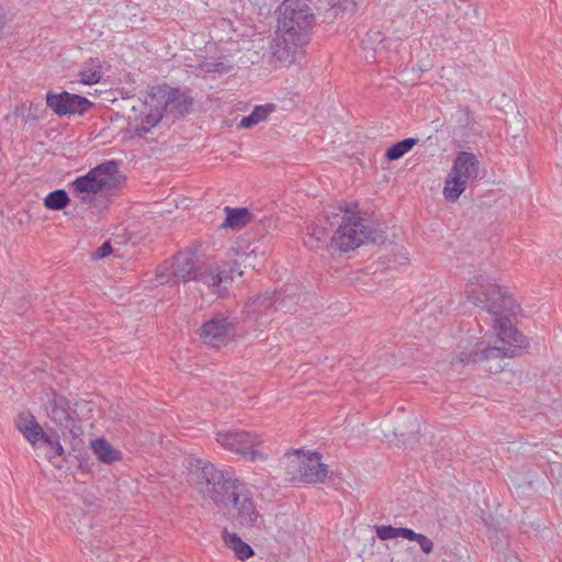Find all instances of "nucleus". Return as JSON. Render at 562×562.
Segmentation results:
<instances>
[{"instance_id": "nucleus-1", "label": "nucleus", "mask_w": 562, "mask_h": 562, "mask_svg": "<svg viewBox=\"0 0 562 562\" xmlns=\"http://www.w3.org/2000/svg\"><path fill=\"white\" fill-rule=\"evenodd\" d=\"M464 292L469 302L494 316L497 336L504 345L508 346L505 347L508 358L521 356L529 347V340L512 325L509 319L518 308L513 295L483 274L470 279Z\"/></svg>"}, {"instance_id": "nucleus-2", "label": "nucleus", "mask_w": 562, "mask_h": 562, "mask_svg": "<svg viewBox=\"0 0 562 562\" xmlns=\"http://www.w3.org/2000/svg\"><path fill=\"white\" fill-rule=\"evenodd\" d=\"M278 26L272 55L285 65L305 53L315 25V14L304 0H284L278 7Z\"/></svg>"}, {"instance_id": "nucleus-3", "label": "nucleus", "mask_w": 562, "mask_h": 562, "mask_svg": "<svg viewBox=\"0 0 562 562\" xmlns=\"http://www.w3.org/2000/svg\"><path fill=\"white\" fill-rule=\"evenodd\" d=\"M125 178L120 173L115 160L104 161L86 175L77 177L70 188L76 198L89 207L105 206L108 200L101 199L103 192L114 191Z\"/></svg>"}, {"instance_id": "nucleus-4", "label": "nucleus", "mask_w": 562, "mask_h": 562, "mask_svg": "<svg viewBox=\"0 0 562 562\" xmlns=\"http://www.w3.org/2000/svg\"><path fill=\"white\" fill-rule=\"evenodd\" d=\"M366 222L359 214L346 211L331 237V246L341 252H348L363 244H383L386 240L385 232Z\"/></svg>"}, {"instance_id": "nucleus-5", "label": "nucleus", "mask_w": 562, "mask_h": 562, "mask_svg": "<svg viewBox=\"0 0 562 562\" xmlns=\"http://www.w3.org/2000/svg\"><path fill=\"white\" fill-rule=\"evenodd\" d=\"M195 469L191 471L194 476L195 487L205 501L215 506L224 502V496L229 493L239 479L227 475L209 461L196 460Z\"/></svg>"}, {"instance_id": "nucleus-6", "label": "nucleus", "mask_w": 562, "mask_h": 562, "mask_svg": "<svg viewBox=\"0 0 562 562\" xmlns=\"http://www.w3.org/2000/svg\"><path fill=\"white\" fill-rule=\"evenodd\" d=\"M216 507L231 509L229 519L234 527L252 528L261 518L254 503L252 493L247 484L239 480Z\"/></svg>"}, {"instance_id": "nucleus-7", "label": "nucleus", "mask_w": 562, "mask_h": 562, "mask_svg": "<svg viewBox=\"0 0 562 562\" xmlns=\"http://www.w3.org/2000/svg\"><path fill=\"white\" fill-rule=\"evenodd\" d=\"M318 452L304 453L295 450L286 454L285 474L290 481L307 484L323 483L328 474Z\"/></svg>"}, {"instance_id": "nucleus-8", "label": "nucleus", "mask_w": 562, "mask_h": 562, "mask_svg": "<svg viewBox=\"0 0 562 562\" xmlns=\"http://www.w3.org/2000/svg\"><path fill=\"white\" fill-rule=\"evenodd\" d=\"M480 161L473 153L460 151L446 179L443 195L446 200L456 202L465 191L467 184L476 180L479 176Z\"/></svg>"}, {"instance_id": "nucleus-9", "label": "nucleus", "mask_w": 562, "mask_h": 562, "mask_svg": "<svg viewBox=\"0 0 562 562\" xmlns=\"http://www.w3.org/2000/svg\"><path fill=\"white\" fill-rule=\"evenodd\" d=\"M508 358L504 347H491L484 341H477L469 350L460 351L452 363L470 364L484 363V369L490 373L496 374L504 370L502 361Z\"/></svg>"}, {"instance_id": "nucleus-10", "label": "nucleus", "mask_w": 562, "mask_h": 562, "mask_svg": "<svg viewBox=\"0 0 562 562\" xmlns=\"http://www.w3.org/2000/svg\"><path fill=\"white\" fill-rule=\"evenodd\" d=\"M148 97L150 101H158L165 114H170L175 119L183 117L193 110V98L181 93L179 88H172L167 85L155 86L150 88Z\"/></svg>"}, {"instance_id": "nucleus-11", "label": "nucleus", "mask_w": 562, "mask_h": 562, "mask_svg": "<svg viewBox=\"0 0 562 562\" xmlns=\"http://www.w3.org/2000/svg\"><path fill=\"white\" fill-rule=\"evenodd\" d=\"M216 441L226 450L235 452L250 461L265 460L266 456L256 449L258 436L245 430L220 431Z\"/></svg>"}, {"instance_id": "nucleus-12", "label": "nucleus", "mask_w": 562, "mask_h": 562, "mask_svg": "<svg viewBox=\"0 0 562 562\" xmlns=\"http://www.w3.org/2000/svg\"><path fill=\"white\" fill-rule=\"evenodd\" d=\"M45 100L46 106L59 117L82 116L94 106L93 102L88 98L68 91L58 93L48 91Z\"/></svg>"}, {"instance_id": "nucleus-13", "label": "nucleus", "mask_w": 562, "mask_h": 562, "mask_svg": "<svg viewBox=\"0 0 562 562\" xmlns=\"http://www.w3.org/2000/svg\"><path fill=\"white\" fill-rule=\"evenodd\" d=\"M48 403L50 420L61 429L68 430L72 438H78L82 429L77 411L71 408L70 401L64 395L54 393Z\"/></svg>"}, {"instance_id": "nucleus-14", "label": "nucleus", "mask_w": 562, "mask_h": 562, "mask_svg": "<svg viewBox=\"0 0 562 562\" xmlns=\"http://www.w3.org/2000/svg\"><path fill=\"white\" fill-rule=\"evenodd\" d=\"M235 329V322L223 314L215 315L200 328L199 335L204 344L218 348L226 344L227 335Z\"/></svg>"}, {"instance_id": "nucleus-15", "label": "nucleus", "mask_w": 562, "mask_h": 562, "mask_svg": "<svg viewBox=\"0 0 562 562\" xmlns=\"http://www.w3.org/2000/svg\"><path fill=\"white\" fill-rule=\"evenodd\" d=\"M297 304L295 294H284L281 292H265L256 297L249 299L247 306L252 313H267L269 310H281L284 313L290 312L292 306Z\"/></svg>"}, {"instance_id": "nucleus-16", "label": "nucleus", "mask_w": 562, "mask_h": 562, "mask_svg": "<svg viewBox=\"0 0 562 562\" xmlns=\"http://www.w3.org/2000/svg\"><path fill=\"white\" fill-rule=\"evenodd\" d=\"M200 265L201 261L196 258L195 251L191 249L179 251L175 256V260L171 266V274L177 279L187 282L192 280L193 274L196 272Z\"/></svg>"}, {"instance_id": "nucleus-17", "label": "nucleus", "mask_w": 562, "mask_h": 562, "mask_svg": "<svg viewBox=\"0 0 562 562\" xmlns=\"http://www.w3.org/2000/svg\"><path fill=\"white\" fill-rule=\"evenodd\" d=\"M15 424L24 438L35 448L44 429L34 415L30 411H23L18 415Z\"/></svg>"}, {"instance_id": "nucleus-18", "label": "nucleus", "mask_w": 562, "mask_h": 562, "mask_svg": "<svg viewBox=\"0 0 562 562\" xmlns=\"http://www.w3.org/2000/svg\"><path fill=\"white\" fill-rule=\"evenodd\" d=\"M192 280L202 282L213 288V292L221 297L226 296L228 293L225 285L221 286V277L217 274V267L201 262L196 272L193 274Z\"/></svg>"}, {"instance_id": "nucleus-19", "label": "nucleus", "mask_w": 562, "mask_h": 562, "mask_svg": "<svg viewBox=\"0 0 562 562\" xmlns=\"http://www.w3.org/2000/svg\"><path fill=\"white\" fill-rule=\"evenodd\" d=\"M38 442L45 445L48 450L46 452V458L49 462L57 469H63V465L57 463L55 459L64 456L65 449L60 442L59 432L56 429H49L48 431H42V435L38 437Z\"/></svg>"}, {"instance_id": "nucleus-20", "label": "nucleus", "mask_w": 562, "mask_h": 562, "mask_svg": "<svg viewBox=\"0 0 562 562\" xmlns=\"http://www.w3.org/2000/svg\"><path fill=\"white\" fill-rule=\"evenodd\" d=\"M226 218L222 227L232 228L235 231L244 228L252 218V214L247 207H229L224 209Z\"/></svg>"}, {"instance_id": "nucleus-21", "label": "nucleus", "mask_w": 562, "mask_h": 562, "mask_svg": "<svg viewBox=\"0 0 562 562\" xmlns=\"http://www.w3.org/2000/svg\"><path fill=\"white\" fill-rule=\"evenodd\" d=\"M223 539L227 548L234 551L235 557L240 561H246L255 555L254 549L245 542L237 533H229L226 529L223 531Z\"/></svg>"}, {"instance_id": "nucleus-22", "label": "nucleus", "mask_w": 562, "mask_h": 562, "mask_svg": "<svg viewBox=\"0 0 562 562\" xmlns=\"http://www.w3.org/2000/svg\"><path fill=\"white\" fill-rule=\"evenodd\" d=\"M91 449L98 460L105 464H111L122 459L121 451L114 449L104 438H97L91 441Z\"/></svg>"}, {"instance_id": "nucleus-23", "label": "nucleus", "mask_w": 562, "mask_h": 562, "mask_svg": "<svg viewBox=\"0 0 562 562\" xmlns=\"http://www.w3.org/2000/svg\"><path fill=\"white\" fill-rule=\"evenodd\" d=\"M149 101L146 100L145 104H148L150 106H154L155 109L150 110L149 113L145 115V117L142 120V125L135 127V134L139 137L147 134L154 126H156L162 119L165 112L161 110V104L158 103V101H150V98L148 97Z\"/></svg>"}, {"instance_id": "nucleus-24", "label": "nucleus", "mask_w": 562, "mask_h": 562, "mask_svg": "<svg viewBox=\"0 0 562 562\" xmlns=\"http://www.w3.org/2000/svg\"><path fill=\"white\" fill-rule=\"evenodd\" d=\"M417 143H418V138H414V137H408V138H404V139L400 140V142H396L386 149V151L384 154V158L387 161L398 160L404 155H406L408 151H411Z\"/></svg>"}, {"instance_id": "nucleus-25", "label": "nucleus", "mask_w": 562, "mask_h": 562, "mask_svg": "<svg viewBox=\"0 0 562 562\" xmlns=\"http://www.w3.org/2000/svg\"><path fill=\"white\" fill-rule=\"evenodd\" d=\"M69 204V194L64 189L54 190L44 198V206L50 211H61Z\"/></svg>"}, {"instance_id": "nucleus-26", "label": "nucleus", "mask_w": 562, "mask_h": 562, "mask_svg": "<svg viewBox=\"0 0 562 562\" xmlns=\"http://www.w3.org/2000/svg\"><path fill=\"white\" fill-rule=\"evenodd\" d=\"M111 548H113L112 538L101 530L92 533L91 539L86 543V549L97 554L98 558L101 555V552Z\"/></svg>"}, {"instance_id": "nucleus-27", "label": "nucleus", "mask_w": 562, "mask_h": 562, "mask_svg": "<svg viewBox=\"0 0 562 562\" xmlns=\"http://www.w3.org/2000/svg\"><path fill=\"white\" fill-rule=\"evenodd\" d=\"M308 232L304 244L308 247H321V244H325L326 228L318 225L307 227Z\"/></svg>"}, {"instance_id": "nucleus-28", "label": "nucleus", "mask_w": 562, "mask_h": 562, "mask_svg": "<svg viewBox=\"0 0 562 562\" xmlns=\"http://www.w3.org/2000/svg\"><path fill=\"white\" fill-rule=\"evenodd\" d=\"M91 63L93 64L92 68L89 69H82L79 72L80 76V82L83 85H94L98 83L101 80V66L99 63L94 64V60L91 59Z\"/></svg>"}, {"instance_id": "nucleus-29", "label": "nucleus", "mask_w": 562, "mask_h": 562, "mask_svg": "<svg viewBox=\"0 0 562 562\" xmlns=\"http://www.w3.org/2000/svg\"><path fill=\"white\" fill-rule=\"evenodd\" d=\"M200 68L205 72L227 74L234 66L224 60H205L200 65Z\"/></svg>"}, {"instance_id": "nucleus-30", "label": "nucleus", "mask_w": 562, "mask_h": 562, "mask_svg": "<svg viewBox=\"0 0 562 562\" xmlns=\"http://www.w3.org/2000/svg\"><path fill=\"white\" fill-rule=\"evenodd\" d=\"M276 109L273 103H267L263 105H256L252 112L249 114L255 122V124H259L267 120L270 113H272Z\"/></svg>"}, {"instance_id": "nucleus-31", "label": "nucleus", "mask_w": 562, "mask_h": 562, "mask_svg": "<svg viewBox=\"0 0 562 562\" xmlns=\"http://www.w3.org/2000/svg\"><path fill=\"white\" fill-rule=\"evenodd\" d=\"M374 529L380 540H390L400 537V527H393L391 525H375Z\"/></svg>"}, {"instance_id": "nucleus-32", "label": "nucleus", "mask_w": 562, "mask_h": 562, "mask_svg": "<svg viewBox=\"0 0 562 562\" xmlns=\"http://www.w3.org/2000/svg\"><path fill=\"white\" fill-rule=\"evenodd\" d=\"M331 9L341 12H353L356 2L353 0H329Z\"/></svg>"}, {"instance_id": "nucleus-33", "label": "nucleus", "mask_w": 562, "mask_h": 562, "mask_svg": "<svg viewBox=\"0 0 562 562\" xmlns=\"http://www.w3.org/2000/svg\"><path fill=\"white\" fill-rule=\"evenodd\" d=\"M112 245L109 240H106L92 254V259H103L112 254Z\"/></svg>"}, {"instance_id": "nucleus-34", "label": "nucleus", "mask_w": 562, "mask_h": 562, "mask_svg": "<svg viewBox=\"0 0 562 562\" xmlns=\"http://www.w3.org/2000/svg\"><path fill=\"white\" fill-rule=\"evenodd\" d=\"M9 21H11L9 11L2 4H0V40H2L5 35V29Z\"/></svg>"}, {"instance_id": "nucleus-35", "label": "nucleus", "mask_w": 562, "mask_h": 562, "mask_svg": "<svg viewBox=\"0 0 562 562\" xmlns=\"http://www.w3.org/2000/svg\"><path fill=\"white\" fill-rule=\"evenodd\" d=\"M416 542L419 544L420 550L424 553L429 554V553L432 552V550H434V542L428 537H426L425 535L420 533L418 539L416 540Z\"/></svg>"}, {"instance_id": "nucleus-36", "label": "nucleus", "mask_w": 562, "mask_h": 562, "mask_svg": "<svg viewBox=\"0 0 562 562\" xmlns=\"http://www.w3.org/2000/svg\"><path fill=\"white\" fill-rule=\"evenodd\" d=\"M464 115V121L462 125L469 130H474L473 125L475 123L472 112L468 106H464L460 110Z\"/></svg>"}, {"instance_id": "nucleus-37", "label": "nucleus", "mask_w": 562, "mask_h": 562, "mask_svg": "<svg viewBox=\"0 0 562 562\" xmlns=\"http://www.w3.org/2000/svg\"><path fill=\"white\" fill-rule=\"evenodd\" d=\"M217 274L218 277H221V285L223 283H227L228 281H232L233 280V277H234V268L233 267H229L228 269H220L217 267Z\"/></svg>"}, {"instance_id": "nucleus-38", "label": "nucleus", "mask_w": 562, "mask_h": 562, "mask_svg": "<svg viewBox=\"0 0 562 562\" xmlns=\"http://www.w3.org/2000/svg\"><path fill=\"white\" fill-rule=\"evenodd\" d=\"M411 424H412V426H413V427H412V429L408 431V434H409V435H415V434H417V432L419 431V428H418V426H417V420H416V418H413V419H412V422H411ZM393 432H394V435H395L396 437H405V436L407 435V432H405L401 427H396V428L394 429V431H393Z\"/></svg>"}, {"instance_id": "nucleus-39", "label": "nucleus", "mask_w": 562, "mask_h": 562, "mask_svg": "<svg viewBox=\"0 0 562 562\" xmlns=\"http://www.w3.org/2000/svg\"><path fill=\"white\" fill-rule=\"evenodd\" d=\"M419 535L420 533L415 532L413 529H409L406 527H400V537L401 538H404V539H407L411 541H416L418 539Z\"/></svg>"}, {"instance_id": "nucleus-40", "label": "nucleus", "mask_w": 562, "mask_h": 562, "mask_svg": "<svg viewBox=\"0 0 562 562\" xmlns=\"http://www.w3.org/2000/svg\"><path fill=\"white\" fill-rule=\"evenodd\" d=\"M169 268H159L157 273H156V278L157 280L164 284V283H167L169 281V276L171 274V272L169 273L168 272Z\"/></svg>"}, {"instance_id": "nucleus-41", "label": "nucleus", "mask_w": 562, "mask_h": 562, "mask_svg": "<svg viewBox=\"0 0 562 562\" xmlns=\"http://www.w3.org/2000/svg\"><path fill=\"white\" fill-rule=\"evenodd\" d=\"M59 458H63V461L69 464H74L76 461L78 463L79 468H82V462L79 460L78 456H74L71 452H64V456H60Z\"/></svg>"}, {"instance_id": "nucleus-42", "label": "nucleus", "mask_w": 562, "mask_h": 562, "mask_svg": "<svg viewBox=\"0 0 562 562\" xmlns=\"http://www.w3.org/2000/svg\"><path fill=\"white\" fill-rule=\"evenodd\" d=\"M256 124L255 122L252 121L251 116L250 115H247V116H244L240 122L238 123V127L240 128H251L254 127Z\"/></svg>"}, {"instance_id": "nucleus-43", "label": "nucleus", "mask_w": 562, "mask_h": 562, "mask_svg": "<svg viewBox=\"0 0 562 562\" xmlns=\"http://www.w3.org/2000/svg\"><path fill=\"white\" fill-rule=\"evenodd\" d=\"M229 267L234 268V273H237V276L239 277L243 276V271L239 270V263L237 261H233L232 263H229Z\"/></svg>"}, {"instance_id": "nucleus-44", "label": "nucleus", "mask_w": 562, "mask_h": 562, "mask_svg": "<svg viewBox=\"0 0 562 562\" xmlns=\"http://www.w3.org/2000/svg\"><path fill=\"white\" fill-rule=\"evenodd\" d=\"M26 120L27 121H36L37 120V116L35 114H31L29 113L27 116H26Z\"/></svg>"}, {"instance_id": "nucleus-45", "label": "nucleus", "mask_w": 562, "mask_h": 562, "mask_svg": "<svg viewBox=\"0 0 562 562\" xmlns=\"http://www.w3.org/2000/svg\"><path fill=\"white\" fill-rule=\"evenodd\" d=\"M374 35H375L376 37H380V35H381V34H380V32H374Z\"/></svg>"}, {"instance_id": "nucleus-46", "label": "nucleus", "mask_w": 562, "mask_h": 562, "mask_svg": "<svg viewBox=\"0 0 562 562\" xmlns=\"http://www.w3.org/2000/svg\"><path fill=\"white\" fill-rule=\"evenodd\" d=\"M105 194L112 195V191L104 192Z\"/></svg>"}, {"instance_id": "nucleus-47", "label": "nucleus", "mask_w": 562, "mask_h": 562, "mask_svg": "<svg viewBox=\"0 0 562 562\" xmlns=\"http://www.w3.org/2000/svg\"><path fill=\"white\" fill-rule=\"evenodd\" d=\"M516 562H521L519 559H516Z\"/></svg>"}]
</instances>
